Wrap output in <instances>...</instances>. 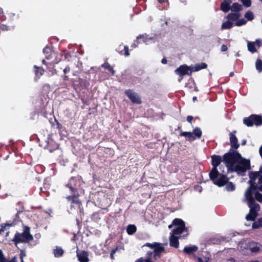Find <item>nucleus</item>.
Instances as JSON below:
<instances>
[{"label": "nucleus", "mask_w": 262, "mask_h": 262, "mask_svg": "<svg viewBox=\"0 0 262 262\" xmlns=\"http://www.w3.org/2000/svg\"><path fill=\"white\" fill-rule=\"evenodd\" d=\"M236 164L233 169H231V172L235 171L242 176L245 175L247 170L251 168L250 160L244 159L242 157V159H240Z\"/></svg>", "instance_id": "nucleus-4"}, {"label": "nucleus", "mask_w": 262, "mask_h": 262, "mask_svg": "<svg viewBox=\"0 0 262 262\" xmlns=\"http://www.w3.org/2000/svg\"><path fill=\"white\" fill-rule=\"evenodd\" d=\"M232 0H229V2H223L221 4V9L225 13L228 12L230 8V4Z\"/></svg>", "instance_id": "nucleus-23"}, {"label": "nucleus", "mask_w": 262, "mask_h": 262, "mask_svg": "<svg viewBox=\"0 0 262 262\" xmlns=\"http://www.w3.org/2000/svg\"><path fill=\"white\" fill-rule=\"evenodd\" d=\"M191 70L193 72L199 71L202 69H205L207 68V64L205 62H202L201 63H197L195 66H191Z\"/></svg>", "instance_id": "nucleus-22"}, {"label": "nucleus", "mask_w": 262, "mask_h": 262, "mask_svg": "<svg viewBox=\"0 0 262 262\" xmlns=\"http://www.w3.org/2000/svg\"><path fill=\"white\" fill-rule=\"evenodd\" d=\"M164 251V247L162 246L160 243H157L154 250V258L156 260L157 257H160L161 256V253Z\"/></svg>", "instance_id": "nucleus-14"}, {"label": "nucleus", "mask_w": 262, "mask_h": 262, "mask_svg": "<svg viewBox=\"0 0 262 262\" xmlns=\"http://www.w3.org/2000/svg\"><path fill=\"white\" fill-rule=\"evenodd\" d=\"M211 164L212 165V168L209 173V178L212 179H214L216 178L218 174V170L217 169V166L220 165L223 159L220 156L213 155L211 156Z\"/></svg>", "instance_id": "nucleus-5"}, {"label": "nucleus", "mask_w": 262, "mask_h": 262, "mask_svg": "<svg viewBox=\"0 0 262 262\" xmlns=\"http://www.w3.org/2000/svg\"><path fill=\"white\" fill-rule=\"evenodd\" d=\"M260 227H262V217L258 219V223L255 222L252 224L253 229H257Z\"/></svg>", "instance_id": "nucleus-43"}, {"label": "nucleus", "mask_w": 262, "mask_h": 262, "mask_svg": "<svg viewBox=\"0 0 262 262\" xmlns=\"http://www.w3.org/2000/svg\"><path fill=\"white\" fill-rule=\"evenodd\" d=\"M193 119V116H188L186 118V120L187 121L190 123H192V120Z\"/></svg>", "instance_id": "nucleus-52"}, {"label": "nucleus", "mask_w": 262, "mask_h": 262, "mask_svg": "<svg viewBox=\"0 0 262 262\" xmlns=\"http://www.w3.org/2000/svg\"><path fill=\"white\" fill-rule=\"evenodd\" d=\"M77 257L80 262H88L89 260L88 254L85 251H83L80 253H77Z\"/></svg>", "instance_id": "nucleus-21"}, {"label": "nucleus", "mask_w": 262, "mask_h": 262, "mask_svg": "<svg viewBox=\"0 0 262 262\" xmlns=\"http://www.w3.org/2000/svg\"><path fill=\"white\" fill-rule=\"evenodd\" d=\"M161 62L162 64H166L167 63V59L165 57L163 58L161 60Z\"/></svg>", "instance_id": "nucleus-55"}, {"label": "nucleus", "mask_w": 262, "mask_h": 262, "mask_svg": "<svg viewBox=\"0 0 262 262\" xmlns=\"http://www.w3.org/2000/svg\"><path fill=\"white\" fill-rule=\"evenodd\" d=\"M247 21L244 18H242L236 22L235 25L237 26H242L245 25Z\"/></svg>", "instance_id": "nucleus-44"}, {"label": "nucleus", "mask_w": 262, "mask_h": 262, "mask_svg": "<svg viewBox=\"0 0 262 262\" xmlns=\"http://www.w3.org/2000/svg\"><path fill=\"white\" fill-rule=\"evenodd\" d=\"M256 68L259 73L262 72V61L261 60L258 59L256 61Z\"/></svg>", "instance_id": "nucleus-41"}, {"label": "nucleus", "mask_w": 262, "mask_h": 262, "mask_svg": "<svg viewBox=\"0 0 262 262\" xmlns=\"http://www.w3.org/2000/svg\"><path fill=\"white\" fill-rule=\"evenodd\" d=\"M173 225L176 226H185V223L183 220L181 219L176 218L173 220Z\"/></svg>", "instance_id": "nucleus-38"}, {"label": "nucleus", "mask_w": 262, "mask_h": 262, "mask_svg": "<svg viewBox=\"0 0 262 262\" xmlns=\"http://www.w3.org/2000/svg\"><path fill=\"white\" fill-rule=\"evenodd\" d=\"M24 256H25V254L23 250H21L20 254L21 262H24L23 259ZM0 262H17V257L14 256L11 260H8L5 257L2 250L0 249Z\"/></svg>", "instance_id": "nucleus-12"}, {"label": "nucleus", "mask_w": 262, "mask_h": 262, "mask_svg": "<svg viewBox=\"0 0 262 262\" xmlns=\"http://www.w3.org/2000/svg\"><path fill=\"white\" fill-rule=\"evenodd\" d=\"M249 207L250 208V211L252 212L257 213V212L259 210L260 206L258 204L254 203L253 204L248 203Z\"/></svg>", "instance_id": "nucleus-29"}, {"label": "nucleus", "mask_w": 262, "mask_h": 262, "mask_svg": "<svg viewBox=\"0 0 262 262\" xmlns=\"http://www.w3.org/2000/svg\"><path fill=\"white\" fill-rule=\"evenodd\" d=\"M226 185V189L228 191H232L234 190L235 189V185L232 182L228 181V183Z\"/></svg>", "instance_id": "nucleus-40"}, {"label": "nucleus", "mask_w": 262, "mask_h": 262, "mask_svg": "<svg viewBox=\"0 0 262 262\" xmlns=\"http://www.w3.org/2000/svg\"><path fill=\"white\" fill-rule=\"evenodd\" d=\"M9 27L6 26V25H1L0 26V29L3 30V31H4V30H8L9 29Z\"/></svg>", "instance_id": "nucleus-51"}, {"label": "nucleus", "mask_w": 262, "mask_h": 262, "mask_svg": "<svg viewBox=\"0 0 262 262\" xmlns=\"http://www.w3.org/2000/svg\"><path fill=\"white\" fill-rule=\"evenodd\" d=\"M192 73L191 67L188 66L186 64L181 65L175 70V73L181 77V78L179 79V81H181L184 76L186 75L190 76Z\"/></svg>", "instance_id": "nucleus-7"}, {"label": "nucleus", "mask_w": 262, "mask_h": 262, "mask_svg": "<svg viewBox=\"0 0 262 262\" xmlns=\"http://www.w3.org/2000/svg\"><path fill=\"white\" fill-rule=\"evenodd\" d=\"M63 79L64 81H68L69 80V77L64 74Z\"/></svg>", "instance_id": "nucleus-60"}, {"label": "nucleus", "mask_w": 262, "mask_h": 262, "mask_svg": "<svg viewBox=\"0 0 262 262\" xmlns=\"http://www.w3.org/2000/svg\"><path fill=\"white\" fill-rule=\"evenodd\" d=\"M117 250V248L112 250V251L111 252L110 255H114V254L116 253Z\"/></svg>", "instance_id": "nucleus-58"}, {"label": "nucleus", "mask_w": 262, "mask_h": 262, "mask_svg": "<svg viewBox=\"0 0 262 262\" xmlns=\"http://www.w3.org/2000/svg\"><path fill=\"white\" fill-rule=\"evenodd\" d=\"M260 245L258 243L251 242L248 245V248L252 252H257L260 250Z\"/></svg>", "instance_id": "nucleus-18"}, {"label": "nucleus", "mask_w": 262, "mask_h": 262, "mask_svg": "<svg viewBox=\"0 0 262 262\" xmlns=\"http://www.w3.org/2000/svg\"><path fill=\"white\" fill-rule=\"evenodd\" d=\"M53 253L56 257H59L63 255V250L61 247H56V248L54 250Z\"/></svg>", "instance_id": "nucleus-36"}, {"label": "nucleus", "mask_w": 262, "mask_h": 262, "mask_svg": "<svg viewBox=\"0 0 262 262\" xmlns=\"http://www.w3.org/2000/svg\"><path fill=\"white\" fill-rule=\"evenodd\" d=\"M198 249V247L195 245L192 246H186L183 249V252L190 255L193 252L196 251Z\"/></svg>", "instance_id": "nucleus-25"}, {"label": "nucleus", "mask_w": 262, "mask_h": 262, "mask_svg": "<svg viewBox=\"0 0 262 262\" xmlns=\"http://www.w3.org/2000/svg\"><path fill=\"white\" fill-rule=\"evenodd\" d=\"M181 136L186 137L188 138L190 141H193L195 140V138L193 136L192 133L190 132H182L180 134Z\"/></svg>", "instance_id": "nucleus-31"}, {"label": "nucleus", "mask_w": 262, "mask_h": 262, "mask_svg": "<svg viewBox=\"0 0 262 262\" xmlns=\"http://www.w3.org/2000/svg\"><path fill=\"white\" fill-rule=\"evenodd\" d=\"M43 53L46 55L47 59H50L52 58L53 55L55 53L51 50V49L48 47H46L43 50Z\"/></svg>", "instance_id": "nucleus-26"}, {"label": "nucleus", "mask_w": 262, "mask_h": 262, "mask_svg": "<svg viewBox=\"0 0 262 262\" xmlns=\"http://www.w3.org/2000/svg\"><path fill=\"white\" fill-rule=\"evenodd\" d=\"M157 243L156 242L153 243H146L143 245V246H146L154 250V248L155 247V246H156Z\"/></svg>", "instance_id": "nucleus-48"}, {"label": "nucleus", "mask_w": 262, "mask_h": 262, "mask_svg": "<svg viewBox=\"0 0 262 262\" xmlns=\"http://www.w3.org/2000/svg\"><path fill=\"white\" fill-rule=\"evenodd\" d=\"M81 179L79 177H72L65 187L68 188L71 193L66 197V200L70 203L71 209L74 208L75 206L80 208L82 205L81 201L79 199L80 191L82 185Z\"/></svg>", "instance_id": "nucleus-1"}, {"label": "nucleus", "mask_w": 262, "mask_h": 262, "mask_svg": "<svg viewBox=\"0 0 262 262\" xmlns=\"http://www.w3.org/2000/svg\"><path fill=\"white\" fill-rule=\"evenodd\" d=\"M3 11L2 9H1V8H0V18H1V17H2V16H3Z\"/></svg>", "instance_id": "nucleus-63"}, {"label": "nucleus", "mask_w": 262, "mask_h": 262, "mask_svg": "<svg viewBox=\"0 0 262 262\" xmlns=\"http://www.w3.org/2000/svg\"><path fill=\"white\" fill-rule=\"evenodd\" d=\"M228 48L227 46L226 45H223L221 46V51L222 52H226L228 50Z\"/></svg>", "instance_id": "nucleus-50"}, {"label": "nucleus", "mask_w": 262, "mask_h": 262, "mask_svg": "<svg viewBox=\"0 0 262 262\" xmlns=\"http://www.w3.org/2000/svg\"><path fill=\"white\" fill-rule=\"evenodd\" d=\"M70 70H71V69H70V68L69 67H66L63 69L64 74L66 75L67 73L69 72L70 71Z\"/></svg>", "instance_id": "nucleus-53"}, {"label": "nucleus", "mask_w": 262, "mask_h": 262, "mask_svg": "<svg viewBox=\"0 0 262 262\" xmlns=\"http://www.w3.org/2000/svg\"><path fill=\"white\" fill-rule=\"evenodd\" d=\"M49 121L52 127H54L58 129L59 132H62L65 129V127H63L62 124L58 121L55 117H54L53 119L51 118Z\"/></svg>", "instance_id": "nucleus-17"}, {"label": "nucleus", "mask_w": 262, "mask_h": 262, "mask_svg": "<svg viewBox=\"0 0 262 262\" xmlns=\"http://www.w3.org/2000/svg\"><path fill=\"white\" fill-rule=\"evenodd\" d=\"M23 231L22 233L17 232L12 240L16 247L20 243H29L33 240V236L30 233L29 227L23 225Z\"/></svg>", "instance_id": "nucleus-2"}, {"label": "nucleus", "mask_w": 262, "mask_h": 262, "mask_svg": "<svg viewBox=\"0 0 262 262\" xmlns=\"http://www.w3.org/2000/svg\"><path fill=\"white\" fill-rule=\"evenodd\" d=\"M34 68L35 69V74L36 77L35 80H37L39 77L43 75L44 73V70L41 67H38L37 66H34Z\"/></svg>", "instance_id": "nucleus-27"}, {"label": "nucleus", "mask_w": 262, "mask_h": 262, "mask_svg": "<svg viewBox=\"0 0 262 262\" xmlns=\"http://www.w3.org/2000/svg\"><path fill=\"white\" fill-rule=\"evenodd\" d=\"M259 176V172L258 171H250L249 173L250 178L249 183L251 185V187L255 188V186H258L255 182V180Z\"/></svg>", "instance_id": "nucleus-13"}, {"label": "nucleus", "mask_w": 262, "mask_h": 262, "mask_svg": "<svg viewBox=\"0 0 262 262\" xmlns=\"http://www.w3.org/2000/svg\"><path fill=\"white\" fill-rule=\"evenodd\" d=\"M259 154H260V156L262 158V145L259 148Z\"/></svg>", "instance_id": "nucleus-61"}, {"label": "nucleus", "mask_w": 262, "mask_h": 262, "mask_svg": "<svg viewBox=\"0 0 262 262\" xmlns=\"http://www.w3.org/2000/svg\"><path fill=\"white\" fill-rule=\"evenodd\" d=\"M242 159V155L238 151L230 149L229 151L225 153L223 156V161L225 163L228 170L231 171L235 167V164Z\"/></svg>", "instance_id": "nucleus-3"}, {"label": "nucleus", "mask_w": 262, "mask_h": 262, "mask_svg": "<svg viewBox=\"0 0 262 262\" xmlns=\"http://www.w3.org/2000/svg\"><path fill=\"white\" fill-rule=\"evenodd\" d=\"M117 250V248L112 250V251L111 252L110 255H114V254L116 253Z\"/></svg>", "instance_id": "nucleus-57"}, {"label": "nucleus", "mask_w": 262, "mask_h": 262, "mask_svg": "<svg viewBox=\"0 0 262 262\" xmlns=\"http://www.w3.org/2000/svg\"><path fill=\"white\" fill-rule=\"evenodd\" d=\"M187 228L185 226H178L172 230V235H179L182 233L184 231H187Z\"/></svg>", "instance_id": "nucleus-24"}, {"label": "nucleus", "mask_w": 262, "mask_h": 262, "mask_svg": "<svg viewBox=\"0 0 262 262\" xmlns=\"http://www.w3.org/2000/svg\"><path fill=\"white\" fill-rule=\"evenodd\" d=\"M232 26L233 23L229 20L222 24L221 29L222 30L230 29L232 27Z\"/></svg>", "instance_id": "nucleus-37"}, {"label": "nucleus", "mask_w": 262, "mask_h": 262, "mask_svg": "<svg viewBox=\"0 0 262 262\" xmlns=\"http://www.w3.org/2000/svg\"><path fill=\"white\" fill-rule=\"evenodd\" d=\"M193 136L195 137V139H200L202 135V132L201 129L199 127H195L193 130V132L192 133Z\"/></svg>", "instance_id": "nucleus-34"}, {"label": "nucleus", "mask_w": 262, "mask_h": 262, "mask_svg": "<svg viewBox=\"0 0 262 262\" xmlns=\"http://www.w3.org/2000/svg\"><path fill=\"white\" fill-rule=\"evenodd\" d=\"M258 177L259 178H258V183L259 184H261L262 183V176L259 174V176Z\"/></svg>", "instance_id": "nucleus-56"}, {"label": "nucleus", "mask_w": 262, "mask_h": 262, "mask_svg": "<svg viewBox=\"0 0 262 262\" xmlns=\"http://www.w3.org/2000/svg\"><path fill=\"white\" fill-rule=\"evenodd\" d=\"M243 5L248 8L251 6V0H241Z\"/></svg>", "instance_id": "nucleus-46"}, {"label": "nucleus", "mask_w": 262, "mask_h": 262, "mask_svg": "<svg viewBox=\"0 0 262 262\" xmlns=\"http://www.w3.org/2000/svg\"><path fill=\"white\" fill-rule=\"evenodd\" d=\"M245 17L248 20H252L254 19V15L252 11H248L245 14Z\"/></svg>", "instance_id": "nucleus-42"}, {"label": "nucleus", "mask_w": 262, "mask_h": 262, "mask_svg": "<svg viewBox=\"0 0 262 262\" xmlns=\"http://www.w3.org/2000/svg\"><path fill=\"white\" fill-rule=\"evenodd\" d=\"M242 8L243 7L241 5L237 3H234L231 7V10L232 11L238 13L242 10Z\"/></svg>", "instance_id": "nucleus-33"}, {"label": "nucleus", "mask_w": 262, "mask_h": 262, "mask_svg": "<svg viewBox=\"0 0 262 262\" xmlns=\"http://www.w3.org/2000/svg\"><path fill=\"white\" fill-rule=\"evenodd\" d=\"M213 181V183L219 187H223L225 186L229 181V178L225 174L220 173L218 171V174L214 179L210 178Z\"/></svg>", "instance_id": "nucleus-8"}, {"label": "nucleus", "mask_w": 262, "mask_h": 262, "mask_svg": "<svg viewBox=\"0 0 262 262\" xmlns=\"http://www.w3.org/2000/svg\"><path fill=\"white\" fill-rule=\"evenodd\" d=\"M255 199L259 202H262V194L258 192L255 193Z\"/></svg>", "instance_id": "nucleus-47"}, {"label": "nucleus", "mask_w": 262, "mask_h": 262, "mask_svg": "<svg viewBox=\"0 0 262 262\" xmlns=\"http://www.w3.org/2000/svg\"><path fill=\"white\" fill-rule=\"evenodd\" d=\"M255 42V45H256L258 47H260L261 46V41L260 39H256Z\"/></svg>", "instance_id": "nucleus-54"}, {"label": "nucleus", "mask_w": 262, "mask_h": 262, "mask_svg": "<svg viewBox=\"0 0 262 262\" xmlns=\"http://www.w3.org/2000/svg\"><path fill=\"white\" fill-rule=\"evenodd\" d=\"M153 255V252L148 251L146 254V258L140 257L137 259L135 262H154L152 261L151 258Z\"/></svg>", "instance_id": "nucleus-19"}, {"label": "nucleus", "mask_w": 262, "mask_h": 262, "mask_svg": "<svg viewBox=\"0 0 262 262\" xmlns=\"http://www.w3.org/2000/svg\"><path fill=\"white\" fill-rule=\"evenodd\" d=\"M236 133V130H234L231 132L229 135H233V136H235V134Z\"/></svg>", "instance_id": "nucleus-62"}, {"label": "nucleus", "mask_w": 262, "mask_h": 262, "mask_svg": "<svg viewBox=\"0 0 262 262\" xmlns=\"http://www.w3.org/2000/svg\"><path fill=\"white\" fill-rule=\"evenodd\" d=\"M241 16V14L239 13H231L228 14L227 18L228 20L235 21L237 20L239 17Z\"/></svg>", "instance_id": "nucleus-30"}, {"label": "nucleus", "mask_w": 262, "mask_h": 262, "mask_svg": "<svg viewBox=\"0 0 262 262\" xmlns=\"http://www.w3.org/2000/svg\"><path fill=\"white\" fill-rule=\"evenodd\" d=\"M257 216V213H254L249 211V213L246 215V219L248 221H254L256 216Z\"/></svg>", "instance_id": "nucleus-35"}, {"label": "nucleus", "mask_w": 262, "mask_h": 262, "mask_svg": "<svg viewBox=\"0 0 262 262\" xmlns=\"http://www.w3.org/2000/svg\"><path fill=\"white\" fill-rule=\"evenodd\" d=\"M196 259L198 262H204L203 259L200 257H197Z\"/></svg>", "instance_id": "nucleus-59"}, {"label": "nucleus", "mask_w": 262, "mask_h": 262, "mask_svg": "<svg viewBox=\"0 0 262 262\" xmlns=\"http://www.w3.org/2000/svg\"><path fill=\"white\" fill-rule=\"evenodd\" d=\"M243 122L248 127H251L253 125L259 126L262 124V117L258 115L252 114L248 117L244 118Z\"/></svg>", "instance_id": "nucleus-6"}, {"label": "nucleus", "mask_w": 262, "mask_h": 262, "mask_svg": "<svg viewBox=\"0 0 262 262\" xmlns=\"http://www.w3.org/2000/svg\"><path fill=\"white\" fill-rule=\"evenodd\" d=\"M247 141L246 140H243L242 141V145H245L246 144Z\"/></svg>", "instance_id": "nucleus-64"}, {"label": "nucleus", "mask_w": 262, "mask_h": 262, "mask_svg": "<svg viewBox=\"0 0 262 262\" xmlns=\"http://www.w3.org/2000/svg\"><path fill=\"white\" fill-rule=\"evenodd\" d=\"M258 186H255V188L251 187V185L246 190L245 196L246 200H248V203L253 204L255 201V199L253 196V191L257 189Z\"/></svg>", "instance_id": "nucleus-11"}, {"label": "nucleus", "mask_w": 262, "mask_h": 262, "mask_svg": "<svg viewBox=\"0 0 262 262\" xmlns=\"http://www.w3.org/2000/svg\"><path fill=\"white\" fill-rule=\"evenodd\" d=\"M124 93L133 103L137 104L142 103L140 97L137 93H135L133 90L130 89L126 90Z\"/></svg>", "instance_id": "nucleus-10"}, {"label": "nucleus", "mask_w": 262, "mask_h": 262, "mask_svg": "<svg viewBox=\"0 0 262 262\" xmlns=\"http://www.w3.org/2000/svg\"><path fill=\"white\" fill-rule=\"evenodd\" d=\"M116 51L121 55H124L125 56H128L130 54L129 52V49L127 46L123 45V44L120 45Z\"/></svg>", "instance_id": "nucleus-16"}, {"label": "nucleus", "mask_w": 262, "mask_h": 262, "mask_svg": "<svg viewBox=\"0 0 262 262\" xmlns=\"http://www.w3.org/2000/svg\"><path fill=\"white\" fill-rule=\"evenodd\" d=\"M101 67L104 68L105 69L107 70L112 75H114L115 74V71L114 70L113 67L111 66L108 62L105 61L104 63H103L101 65Z\"/></svg>", "instance_id": "nucleus-28"}, {"label": "nucleus", "mask_w": 262, "mask_h": 262, "mask_svg": "<svg viewBox=\"0 0 262 262\" xmlns=\"http://www.w3.org/2000/svg\"><path fill=\"white\" fill-rule=\"evenodd\" d=\"M248 50L251 53H255L257 51L256 49L255 48V42H248Z\"/></svg>", "instance_id": "nucleus-39"}, {"label": "nucleus", "mask_w": 262, "mask_h": 262, "mask_svg": "<svg viewBox=\"0 0 262 262\" xmlns=\"http://www.w3.org/2000/svg\"><path fill=\"white\" fill-rule=\"evenodd\" d=\"M137 231V227L135 225L130 224L126 228V232L129 235L134 234Z\"/></svg>", "instance_id": "nucleus-32"}, {"label": "nucleus", "mask_w": 262, "mask_h": 262, "mask_svg": "<svg viewBox=\"0 0 262 262\" xmlns=\"http://www.w3.org/2000/svg\"><path fill=\"white\" fill-rule=\"evenodd\" d=\"M229 140L231 146L230 149L236 150L239 148V144L238 143V139L236 136H233V135H229Z\"/></svg>", "instance_id": "nucleus-15"}, {"label": "nucleus", "mask_w": 262, "mask_h": 262, "mask_svg": "<svg viewBox=\"0 0 262 262\" xmlns=\"http://www.w3.org/2000/svg\"><path fill=\"white\" fill-rule=\"evenodd\" d=\"M170 246L176 248L179 246V237L171 234L169 237Z\"/></svg>", "instance_id": "nucleus-20"}, {"label": "nucleus", "mask_w": 262, "mask_h": 262, "mask_svg": "<svg viewBox=\"0 0 262 262\" xmlns=\"http://www.w3.org/2000/svg\"><path fill=\"white\" fill-rule=\"evenodd\" d=\"M92 219L93 221L95 222H98L100 219L99 213L97 212L94 213L92 214Z\"/></svg>", "instance_id": "nucleus-45"}, {"label": "nucleus", "mask_w": 262, "mask_h": 262, "mask_svg": "<svg viewBox=\"0 0 262 262\" xmlns=\"http://www.w3.org/2000/svg\"><path fill=\"white\" fill-rule=\"evenodd\" d=\"M12 226V224H8V223H6L5 224H2L1 225V229H3V231L4 232V231L6 230V228L7 226L8 227H10Z\"/></svg>", "instance_id": "nucleus-49"}, {"label": "nucleus", "mask_w": 262, "mask_h": 262, "mask_svg": "<svg viewBox=\"0 0 262 262\" xmlns=\"http://www.w3.org/2000/svg\"><path fill=\"white\" fill-rule=\"evenodd\" d=\"M71 81L73 82L74 89L76 91L87 89L89 85V83L85 79L80 78L77 80L72 79Z\"/></svg>", "instance_id": "nucleus-9"}]
</instances>
